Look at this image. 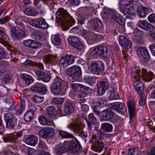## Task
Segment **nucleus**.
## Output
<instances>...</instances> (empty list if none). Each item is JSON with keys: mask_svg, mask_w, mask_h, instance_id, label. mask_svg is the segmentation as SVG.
I'll return each instance as SVG.
<instances>
[{"mask_svg": "<svg viewBox=\"0 0 155 155\" xmlns=\"http://www.w3.org/2000/svg\"><path fill=\"white\" fill-rule=\"evenodd\" d=\"M91 68L95 72L103 71L104 68V66L103 63L99 61H95L91 64Z\"/></svg>", "mask_w": 155, "mask_h": 155, "instance_id": "15", "label": "nucleus"}, {"mask_svg": "<svg viewBox=\"0 0 155 155\" xmlns=\"http://www.w3.org/2000/svg\"><path fill=\"white\" fill-rule=\"evenodd\" d=\"M39 123L42 125H51L52 124L51 122L48 121L45 117H39Z\"/></svg>", "mask_w": 155, "mask_h": 155, "instance_id": "42", "label": "nucleus"}, {"mask_svg": "<svg viewBox=\"0 0 155 155\" xmlns=\"http://www.w3.org/2000/svg\"><path fill=\"white\" fill-rule=\"evenodd\" d=\"M80 148V145L76 138H74L68 147V150L71 153L78 152Z\"/></svg>", "mask_w": 155, "mask_h": 155, "instance_id": "11", "label": "nucleus"}, {"mask_svg": "<svg viewBox=\"0 0 155 155\" xmlns=\"http://www.w3.org/2000/svg\"><path fill=\"white\" fill-rule=\"evenodd\" d=\"M33 116V111L32 110L29 111L25 114L24 120L26 122H29L32 119Z\"/></svg>", "mask_w": 155, "mask_h": 155, "instance_id": "32", "label": "nucleus"}, {"mask_svg": "<svg viewBox=\"0 0 155 155\" xmlns=\"http://www.w3.org/2000/svg\"><path fill=\"white\" fill-rule=\"evenodd\" d=\"M137 52L139 56L144 62H147L150 60V55L147 49L144 48H140L137 50Z\"/></svg>", "mask_w": 155, "mask_h": 155, "instance_id": "8", "label": "nucleus"}, {"mask_svg": "<svg viewBox=\"0 0 155 155\" xmlns=\"http://www.w3.org/2000/svg\"><path fill=\"white\" fill-rule=\"evenodd\" d=\"M120 44L122 47L127 49L131 48L132 44L127 38L123 35H121L119 38Z\"/></svg>", "mask_w": 155, "mask_h": 155, "instance_id": "16", "label": "nucleus"}, {"mask_svg": "<svg viewBox=\"0 0 155 155\" xmlns=\"http://www.w3.org/2000/svg\"><path fill=\"white\" fill-rule=\"evenodd\" d=\"M51 41L54 45H58L62 43L61 39L58 35H54L51 36Z\"/></svg>", "mask_w": 155, "mask_h": 155, "instance_id": "31", "label": "nucleus"}, {"mask_svg": "<svg viewBox=\"0 0 155 155\" xmlns=\"http://www.w3.org/2000/svg\"><path fill=\"white\" fill-rule=\"evenodd\" d=\"M69 41L70 44L75 48L80 51L83 50L84 46L77 37L72 36L69 38Z\"/></svg>", "mask_w": 155, "mask_h": 155, "instance_id": "7", "label": "nucleus"}, {"mask_svg": "<svg viewBox=\"0 0 155 155\" xmlns=\"http://www.w3.org/2000/svg\"><path fill=\"white\" fill-rule=\"evenodd\" d=\"M46 110L50 117L55 116L56 111L54 107L51 106L48 107L46 108Z\"/></svg>", "mask_w": 155, "mask_h": 155, "instance_id": "39", "label": "nucleus"}, {"mask_svg": "<svg viewBox=\"0 0 155 155\" xmlns=\"http://www.w3.org/2000/svg\"><path fill=\"white\" fill-rule=\"evenodd\" d=\"M129 113L130 115V119L134 117V112L135 110V107L133 103H129L128 104Z\"/></svg>", "mask_w": 155, "mask_h": 155, "instance_id": "33", "label": "nucleus"}, {"mask_svg": "<svg viewBox=\"0 0 155 155\" xmlns=\"http://www.w3.org/2000/svg\"><path fill=\"white\" fill-rule=\"evenodd\" d=\"M46 137H49L52 136L54 134L53 130L50 127H45Z\"/></svg>", "mask_w": 155, "mask_h": 155, "instance_id": "45", "label": "nucleus"}, {"mask_svg": "<svg viewBox=\"0 0 155 155\" xmlns=\"http://www.w3.org/2000/svg\"><path fill=\"white\" fill-rule=\"evenodd\" d=\"M149 47L152 54L155 56V45H151Z\"/></svg>", "mask_w": 155, "mask_h": 155, "instance_id": "64", "label": "nucleus"}, {"mask_svg": "<svg viewBox=\"0 0 155 155\" xmlns=\"http://www.w3.org/2000/svg\"><path fill=\"white\" fill-rule=\"evenodd\" d=\"M32 42V40H25L24 41L23 44L26 46L31 47Z\"/></svg>", "mask_w": 155, "mask_h": 155, "instance_id": "62", "label": "nucleus"}, {"mask_svg": "<svg viewBox=\"0 0 155 155\" xmlns=\"http://www.w3.org/2000/svg\"><path fill=\"white\" fill-rule=\"evenodd\" d=\"M106 101L104 98L101 97L99 98L97 101L98 105L100 106H104L106 105Z\"/></svg>", "mask_w": 155, "mask_h": 155, "instance_id": "53", "label": "nucleus"}, {"mask_svg": "<svg viewBox=\"0 0 155 155\" xmlns=\"http://www.w3.org/2000/svg\"><path fill=\"white\" fill-rule=\"evenodd\" d=\"M139 153L137 150H134L133 148H129L128 155H138Z\"/></svg>", "mask_w": 155, "mask_h": 155, "instance_id": "55", "label": "nucleus"}, {"mask_svg": "<svg viewBox=\"0 0 155 155\" xmlns=\"http://www.w3.org/2000/svg\"><path fill=\"white\" fill-rule=\"evenodd\" d=\"M6 127L8 129H11L15 127V124L13 120L5 121Z\"/></svg>", "mask_w": 155, "mask_h": 155, "instance_id": "51", "label": "nucleus"}, {"mask_svg": "<svg viewBox=\"0 0 155 155\" xmlns=\"http://www.w3.org/2000/svg\"><path fill=\"white\" fill-rule=\"evenodd\" d=\"M141 75L143 79L146 82H149L154 79L155 76L152 72L150 71L148 72L144 69H142Z\"/></svg>", "mask_w": 155, "mask_h": 155, "instance_id": "17", "label": "nucleus"}, {"mask_svg": "<svg viewBox=\"0 0 155 155\" xmlns=\"http://www.w3.org/2000/svg\"><path fill=\"white\" fill-rule=\"evenodd\" d=\"M10 79L8 75L2 78V82L3 84H6L9 82Z\"/></svg>", "mask_w": 155, "mask_h": 155, "instance_id": "59", "label": "nucleus"}, {"mask_svg": "<svg viewBox=\"0 0 155 155\" xmlns=\"http://www.w3.org/2000/svg\"><path fill=\"white\" fill-rule=\"evenodd\" d=\"M38 138L34 135L30 134L26 139L25 143L31 146H35L37 142Z\"/></svg>", "mask_w": 155, "mask_h": 155, "instance_id": "23", "label": "nucleus"}, {"mask_svg": "<svg viewBox=\"0 0 155 155\" xmlns=\"http://www.w3.org/2000/svg\"><path fill=\"white\" fill-rule=\"evenodd\" d=\"M114 21H116L119 25L122 24V23H124V20L122 19V17L121 16L117 15Z\"/></svg>", "mask_w": 155, "mask_h": 155, "instance_id": "57", "label": "nucleus"}, {"mask_svg": "<svg viewBox=\"0 0 155 155\" xmlns=\"http://www.w3.org/2000/svg\"><path fill=\"white\" fill-rule=\"evenodd\" d=\"M57 18L60 19L62 27L65 30H68L74 23V20L63 8L59 9L56 13Z\"/></svg>", "mask_w": 155, "mask_h": 155, "instance_id": "1", "label": "nucleus"}, {"mask_svg": "<svg viewBox=\"0 0 155 155\" xmlns=\"http://www.w3.org/2000/svg\"><path fill=\"white\" fill-rule=\"evenodd\" d=\"M45 127L41 129L39 131V135L43 138H46Z\"/></svg>", "mask_w": 155, "mask_h": 155, "instance_id": "58", "label": "nucleus"}, {"mask_svg": "<svg viewBox=\"0 0 155 155\" xmlns=\"http://www.w3.org/2000/svg\"><path fill=\"white\" fill-rule=\"evenodd\" d=\"M10 34L11 38L14 41L19 40L25 36L24 30L19 29L17 26H12L11 27Z\"/></svg>", "mask_w": 155, "mask_h": 155, "instance_id": "4", "label": "nucleus"}, {"mask_svg": "<svg viewBox=\"0 0 155 155\" xmlns=\"http://www.w3.org/2000/svg\"><path fill=\"white\" fill-rule=\"evenodd\" d=\"M108 49L104 46L97 47L92 51L93 54L97 55H100L104 57L107 56Z\"/></svg>", "mask_w": 155, "mask_h": 155, "instance_id": "10", "label": "nucleus"}, {"mask_svg": "<svg viewBox=\"0 0 155 155\" xmlns=\"http://www.w3.org/2000/svg\"><path fill=\"white\" fill-rule=\"evenodd\" d=\"M68 1L73 5H78L80 2L79 0H68Z\"/></svg>", "mask_w": 155, "mask_h": 155, "instance_id": "63", "label": "nucleus"}, {"mask_svg": "<svg viewBox=\"0 0 155 155\" xmlns=\"http://www.w3.org/2000/svg\"><path fill=\"white\" fill-rule=\"evenodd\" d=\"M24 12L28 15L35 16L36 15V13L33 11V9L30 8L26 9Z\"/></svg>", "mask_w": 155, "mask_h": 155, "instance_id": "47", "label": "nucleus"}, {"mask_svg": "<svg viewBox=\"0 0 155 155\" xmlns=\"http://www.w3.org/2000/svg\"><path fill=\"white\" fill-rule=\"evenodd\" d=\"M69 128L72 129L75 133L80 132L81 131V127L80 124L71 123L68 125Z\"/></svg>", "mask_w": 155, "mask_h": 155, "instance_id": "27", "label": "nucleus"}, {"mask_svg": "<svg viewBox=\"0 0 155 155\" xmlns=\"http://www.w3.org/2000/svg\"><path fill=\"white\" fill-rule=\"evenodd\" d=\"M89 143H93L91 145V148L95 152L100 153L103 150L104 143L101 137L97 138L95 137L92 136L90 140Z\"/></svg>", "mask_w": 155, "mask_h": 155, "instance_id": "3", "label": "nucleus"}, {"mask_svg": "<svg viewBox=\"0 0 155 155\" xmlns=\"http://www.w3.org/2000/svg\"><path fill=\"white\" fill-rule=\"evenodd\" d=\"M25 65L26 66H30L33 65L38 67L39 64L36 62H35L34 61H32L30 60H26V61L24 62Z\"/></svg>", "mask_w": 155, "mask_h": 155, "instance_id": "43", "label": "nucleus"}, {"mask_svg": "<svg viewBox=\"0 0 155 155\" xmlns=\"http://www.w3.org/2000/svg\"><path fill=\"white\" fill-rule=\"evenodd\" d=\"M140 96V101L139 104L141 106H143L145 104V98L144 94H139Z\"/></svg>", "mask_w": 155, "mask_h": 155, "instance_id": "52", "label": "nucleus"}, {"mask_svg": "<svg viewBox=\"0 0 155 155\" xmlns=\"http://www.w3.org/2000/svg\"><path fill=\"white\" fill-rule=\"evenodd\" d=\"M148 20L150 23H155V14H152L148 17Z\"/></svg>", "mask_w": 155, "mask_h": 155, "instance_id": "56", "label": "nucleus"}, {"mask_svg": "<svg viewBox=\"0 0 155 155\" xmlns=\"http://www.w3.org/2000/svg\"><path fill=\"white\" fill-rule=\"evenodd\" d=\"M149 11L148 8L145 6H140L137 8V12L140 17L143 18L146 16L148 13Z\"/></svg>", "mask_w": 155, "mask_h": 155, "instance_id": "22", "label": "nucleus"}, {"mask_svg": "<svg viewBox=\"0 0 155 155\" xmlns=\"http://www.w3.org/2000/svg\"><path fill=\"white\" fill-rule=\"evenodd\" d=\"M4 119L5 121L13 120V116L10 113H6L4 115Z\"/></svg>", "mask_w": 155, "mask_h": 155, "instance_id": "49", "label": "nucleus"}, {"mask_svg": "<svg viewBox=\"0 0 155 155\" xmlns=\"http://www.w3.org/2000/svg\"><path fill=\"white\" fill-rule=\"evenodd\" d=\"M45 61L47 63L51 64L54 63L57 59L56 57L54 55H49L46 56L45 58Z\"/></svg>", "mask_w": 155, "mask_h": 155, "instance_id": "38", "label": "nucleus"}, {"mask_svg": "<svg viewBox=\"0 0 155 155\" xmlns=\"http://www.w3.org/2000/svg\"><path fill=\"white\" fill-rule=\"evenodd\" d=\"M137 0H122L119 3L121 11L124 10L134 11L138 5Z\"/></svg>", "mask_w": 155, "mask_h": 155, "instance_id": "2", "label": "nucleus"}, {"mask_svg": "<svg viewBox=\"0 0 155 155\" xmlns=\"http://www.w3.org/2000/svg\"><path fill=\"white\" fill-rule=\"evenodd\" d=\"M95 80L96 78L93 76H87L84 78V82L91 86H93L95 83Z\"/></svg>", "mask_w": 155, "mask_h": 155, "instance_id": "30", "label": "nucleus"}, {"mask_svg": "<svg viewBox=\"0 0 155 155\" xmlns=\"http://www.w3.org/2000/svg\"><path fill=\"white\" fill-rule=\"evenodd\" d=\"M69 74L71 78L74 80L78 79L81 73V71L79 67L74 66L68 68Z\"/></svg>", "mask_w": 155, "mask_h": 155, "instance_id": "9", "label": "nucleus"}, {"mask_svg": "<svg viewBox=\"0 0 155 155\" xmlns=\"http://www.w3.org/2000/svg\"><path fill=\"white\" fill-rule=\"evenodd\" d=\"M21 77L25 80L26 84L28 85H29L34 81L32 77L27 74H22L21 75Z\"/></svg>", "mask_w": 155, "mask_h": 155, "instance_id": "28", "label": "nucleus"}, {"mask_svg": "<svg viewBox=\"0 0 155 155\" xmlns=\"http://www.w3.org/2000/svg\"><path fill=\"white\" fill-rule=\"evenodd\" d=\"M40 79L44 82H47L50 80V78L48 75L44 72V71H39V81Z\"/></svg>", "mask_w": 155, "mask_h": 155, "instance_id": "29", "label": "nucleus"}, {"mask_svg": "<svg viewBox=\"0 0 155 155\" xmlns=\"http://www.w3.org/2000/svg\"><path fill=\"white\" fill-rule=\"evenodd\" d=\"M59 135H60L62 138H72L74 139V138H76L72 134L66 131L62 130H59Z\"/></svg>", "mask_w": 155, "mask_h": 155, "instance_id": "34", "label": "nucleus"}, {"mask_svg": "<svg viewBox=\"0 0 155 155\" xmlns=\"http://www.w3.org/2000/svg\"><path fill=\"white\" fill-rule=\"evenodd\" d=\"M62 146V143H60L56 146L55 152L58 155H61L65 152V150Z\"/></svg>", "mask_w": 155, "mask_h": 155, "instance_id": "36", "label": "nucleus"}, {"mask_svg": "<svg viewBox=\"0 0 155 155\" xmlns=\"http://www.w3.org/2000/svg\"><path fill=\"white\" fill-rule=\"evenodd\" d=\"M88 118L89 122L87 121V126L89 129L90 130L92 125L96 124L97 120L96 118L92 113L89 114Z\"/></svg>", "mask_w": 155, "mask_h": 155, "instance_id": "25", "label": "nucleus"}, {"mask_svg": "<svg viewBox=\"0 0 155 155\" xmlns=\"http://www.w3.org/2000/svg\"><path fill=\"white\" fill-rule=\"evenodd\" d=\"M134 86L137 92L139 94H142L143 89V84L140 81H137L134 83Z\"/></svg>", "mask_w": 155, "mask_h": 155, "instance_id": "26", "label": "nucleus"}, {"mask_svg": "<svg viewBox=\"0 0 155 155\" xmlns=\"http://www.w3.org/2000/svg\"><path fill=\"white\" fill-rule=\"evenodd\" d=\"M122 24L118 25L116 29L118 30L119 32L122 33L125 30V23H122Z\"/></svg>", "mask_w": 155, "mask_h": 155, "instance_id": "54", "label": "nucleus"}, {"mask_svg": "<svg viewBox=\"0 0 155 155\" xmlns=\"http://www.w3.org/2000/svg\"><path fill=\"white\" fill-rule=\"evenodd\" d=\"M81 109L82 110L87 112L89 110V106L86 104H83L81 106Z\"/></svg>", "mask_w": 155, "mask_h": 155, "instance_id": "60", "label": "nucleus"}, {"mask_svg": "<svg viewBox=\"0 0 155 155\" xmlns=\"http://www.w3.org/2000/svg\"><path fill=\"white\" fill-rule=\"evenodd\" d=\"M138 26L143 30L151 32L153 31L155 29L153 25L145 21H139Z\"/></svg>", "mask_w": 155, "mask_h": 155, "instance_id": "13", "label": "nucleus"}, {"mask_svg": "<svg viewBox=\"0 0 155 155\" xmlns=\"http://www.w3.org/2000/svg\"><path fill=\"white\" fill-rule=\"evenodd\" d=\"M30 24L32 26L38 28L39 27V21L38 20H32L30 22Z\"/></svg>", "mask_w": 155, "mask_h": 155, "instance_id": "61", "label": "nucleus"}, {"mask_svg": "<svg viewBox=\"0 0 155 155\" xmlns=\"http://www.w3.org/2000/svg\"><path fill=\"white\" fill-rule=\"evenodd\" d=\"M132 72L133 74V77L137 80L139 78V67H137L133 68H132Z\"/></svg>", "mask_w": 155, "mask_h": 155, "instance_id": "41", "label": "nucleus"}, {"mask_svg": "<svg viewBox=\"0 0 155 155\" xmlns=\"http://www.w3.org/2000/svg\"><path fill=\"white\" fill-rule=\"evenodd\" d=\"M114 115V113L112 110L105 109L101 112L100 119L102 121H107L112 119Z\"/></svg>", "mask_w": 155, "mask_h": 155, "instance_id": "5", "label": "nucleus"}, {"mask_svg": "<svg viewBox=\"0 0 155 155\" xmlns=\"http://www.w3.org/2000/svg\"><path fill=\"white\" fill-rule=\"evenodd\" d=\"M101 127L103 129L107 132H111L112 131L113 127L112 125L110 123H102L101 124Z\"/></svg>", "mask_w": 155, "mask_h": 155, "instance_id": "35", "label": "nucleus"}, {"mask_svg": "<svg viewBox=\"0 0 155 155\" xmlns=\"http://www.w3.org/2000/svg\"><path fill=\"white\" fill-rule=\"evenodd\" d=\"M43 37H41V35H40V36H39V41H40L39 42V47L41 46L42 45H44L45 44L47 41L46 40V37L45 35H42Z\"/></svg>", "mask_w": 155, "mask_h": 155, "instance_id": "50", "label": "nucleus"}, {"mask_svg": "<svg viewBox=\"0 0 155 155\" xmlns=\"http://www.w3.org/2000/svg\"><path fill=\"white\" fill-rule=\"evenodd\" d=\"M108 106L111 109L118 112L124 113L126 111L125 105L121 102H115L110 103L108 104Z\"/></svg>", "mask_w": 155, "mask_h": 155, "instance_id": "12", "label": "nucleus"}, {"mask_svg": "<svg viewBox=\"0 0 155 155\" xmlns=\"http://www.w3.org/2000/svg\"><path fill=\"white\" fill-rule=\"evenodd\" d=\"M74 110V107L71 103L67 102L65 104L64 111L65 113L68 114H71Z\"/></svg>", "mask_w": 155, "mask_h": 155, "instance_id": "24", "label": "nucleus"}, {"mask_svg": "<svg viewBox=\"0 0 155 155\" xmlns=\"http://www.w3.org/2000/svg\"><path fill=\"white\" fill-rule=\"evenodd\" d=\"M119 98V96L117 91H111L110 96V100H117Z\"/></svg>", "mask_w": 155, "mask_h": 155, "instance_id": "44", "label": "nucleus"}, {"mask_svg": "<svg viewBox=\"0 0 155 155\" xmlns=\"http://www.w3.org/2000/svg\"><path fill=\"white\" fill-rule=\"evenodd\" d=\"M104 16L111 21L115 20V18L117 16L115 11L112 9H108L104 12Z\"/></svg>", "mask_w": 155, "mask_h": 155, "instance_id": "19", "label": "nucleus"}, {"mask_svg": "<svg viewBox=\"0 0 155 155\" xmlns=\"http://www.w3.org/2000/svg\"><path fill=\"white\" fill-rule=\"evenodd\" d=\"M97 93L100 95H103L110 87L107 81H100L97 84Z\"/></svg>", "mask_w": 155, "mask_h": 155, "instance_id": "6", "label": "nucleus"}, {"mask_svg": "<svg viewBox=\"0 0 155 155\" xmlns=\"http://www.w3.org/2000/svg\"><path fill=\"white\" fill-rule=\"evenodd\" d=\"M39 19V28L42 29H45L48 28V25L46 22L45 19L42 17L41 16Z\"/></svg>", "mask_w": 155, "mask_h": 155, "instance_id": "40", "label": "nucleus"}, {"mask_svg": "<svg viewBox=\"0 0 155 155\" xmlns=\"http://www.w3.org/2000/svg\"><path fill=\"white\" fill-rule=\"evenodd\" d=\"M62 82L59 81L53 83L51 87V92L54 95L58 94L61 92Z\"/></svg>", "mask_w": 155, "mask_h": 155, "instance_id": "14", "label": "nucleus"}, {"mask_svg": "<svg viewBox=\"0 0 155 155\" xmlns=\"http://www.w3.org/2000/svg\"><path fill=\"white\" fill-rule=\"evenodd\" d=\"M64 98H54L52 100V102L54 104H61L63 103Z\"/></svg>", "mask_w": 155, "mask_h": 155, "instance_id": "46", "label": "nucleus"}, {"mask_svg": "<svg viewBox=\"0 0 155 155\" xmlns=\"http://www.w3.org/2000/svg\"><path fill=\"white\" fill-rule=\"evenodd\" d=\"M73 56L71 55L67 56L61 58L60 60V63L64 67H66L72 64L74 62Z\"/></svg>", "mask_w": 155, "mask_h": 155, "instance_id": "18", "label": "nucleus"}, {"mask_svg": "<svg viewBox=\"0 0 155 155\" xmlns=\"http://www.w3.org/2000/svg\"><path fill=\"white\" fill-rule=\"evenodd\" d=\"M133 11L129 10H123L121 12L126 16L127 18L132 19L133 18V17L135 16V15Z\"/></svg>", "mask_w": 155, "mask_h": 155, "instance_id": "37", "label": "nucleus"}, {"mask_svg": "<svg viewBox=\"0 0 155 155\" xmlns=\"http://www.w3.org/2000/svg\"><path fill=\"white\" fill-rule=\"evenodd\" d=\"M47 92V89L44 85H41L39 82V94L42 95H45Z\"/></svg>", "mask_w": 155, "mask_h": 155, "instance_id": "48", "label": "nucleus"}, {"mask_svg": "<svg viewBox=\"0 0 155 155\" xmlns=\"http://www.w3.org/2000/svg\"><path fill=\"white\" fill-rule=\"evenodd\" d=\"M90 27L95 30L101 28L102 24L100 21L97 19H93L89 22Z\"/></svg>", "mask_w": 155, "mask_h": 155, "instance_id": "20", "label": "nucleus"}, {"mask_svg": "<svg viewBox=\"0 0 155 155\" xmlns=\"http://www.w3.org/2000/svg\"><path fill=\"white\" fill-rule=\"evenodd\" d=\"M82 34L85 37L88 38H93L94 39H98L101 36L94 32L87 30H83L82 31Z\"/></svg>", "mask_w": 155, "mask_h": 155, "instance_id": "21", "label": "nucleus"}]
</instances>
